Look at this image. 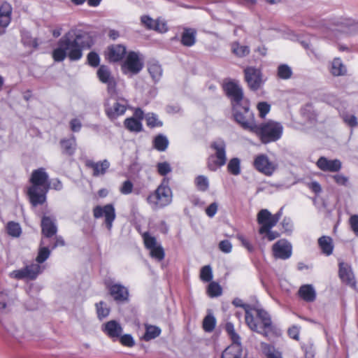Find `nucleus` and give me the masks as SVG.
Segmentation results:
<instances>
[{"mask_svg":"<svg viewBox=\"0 0 358 358\" xmlns=\"http://www.w3.org/2000/svg\"><path fill=\"white\" fill-rule=\"evenodd\" d=\"M94 40L90 32L81 29H71L57 43L52 56L55 62H63L66 57L70 61H78L83 57V51L90 49Z\"/></svg>","mask_w":358,"mask_h":358,"instance_id":"nucleus-1","label":"nucleus"},{"mask_svg":"<svg viewBox=\"0 0 358 358\" xmlns=\"http://www.w3.org/2000/svg\"><path fill=\"white\" fill-rule=\"evenodd\" d=\"M232 303L236 307L244 309L245 322L252 331L265 336L267 335L271 329L272 322L266 311L244 303L243 300L239 298L234 299Z\"/></svg>","mask_w":358,"mask_h":358,"instance_id":"nucleus-2","label":"nucleus"},{"mask_svg":"<svg viewBox=\"0 0 358 358\" xmlns=\"http://www.w3.org/2000/svg\"><path fill=\"white\" fill-rule=\"evenodd\" d=\"M48 175L45 169L33 171L30 178L32 185L28 189V195L32 206L43 204L46 201V194L50 188Z\"/></svg>","mask_w":358,"mask_h":358,"instance_id":"nucleus-3","label":"nucleus"},{"mask_svg":"<svg viewBox=\"0 0 358 358\" xmlns=\"http://www.w3.org/2000/svg\"><path fill=\"white\" fill-rule=\"evenodd\" d=\"M173 193L169 187V178L164 177L157 189L150 192L146 201L153 210H157L171 203Z\"/></svg>","mask_w":358,"mask_h":358,"instance_id":"nucleus-4","label":"nucleus"},{"mask_svg":"<svg viewBox=\"0 0 358 358\" xmlns=\"http://www.w3.org/2000/svg\"><path fill=\"white\" fill-rule=\"evenodd\" d=\"M252 133L259 137L262 143L268 144L275 142L282 137L283 127L281 123L270 120L257 124Z\"/></svg>","mask_w":358,"mask_h":358,"instance_id":"nucleus-5","label":"nucleus"},{"mask_svg":"<svg viewBox=\"0 0 358 358\" xmlns=\"http://www.w3.org/2000/svg\"><path fill=\"white\" fill-rule=\"evenodd\" d=\"M109 95L104 102V111L106 116L113 121L125 113L129 103L126 99L119 96L116 91Z\"/></svg>","mask_w":358,"mask_h":358,"instance_id":"nucleus-6","label":"nucleus"},{"mask_svg":"<svg viewBox=\"0 0 358 358\" xmlns=\"http://www.w3.org/2000/svg\"><path fill=\"white\" fill-rule=\"evenodd\" d=\"M226 143L222 138L211 143L210 148L215 151V155H210L208 159V167L210 171H215L226 164Z\"/></svg>","mask_w":358,"mask_h":358,"instance_id":"nucleus-7","label":"nucleus"},{"mask_svg":"<svg viewBox=\"0 0 358 358\" xmlns=\"http://www.w3.org/2000/svg\"><path fill=\"white\" fill-rule=\"evenodd\" d=\"M233 110L236 122H238L243 129L252 133L257 126V123L254 113L250 110L248 105H234Z\"/></svg>","mask_w":358,"mask_h":358,"instance_id":"nucleus-8","label":"nucleus"},{"mask_svg":"<svg viewBox=\"0 0 358 358\" xmlns=\"http://www.w3.org/2000/svg\"><path fill=\"white\" fill-rule=\"evenodd\" d=\"M144 66L143 58L139 52L130 51L127 53L124 61L122 64L121 71L129 78L137 75Z\"/></svg>","mask_w":358,"mask_h":358,"instance_id":"nucleus-9","label":"nucleus"},{"mask_svg":"<svg viewBox=\"0 0 358 358\" xmlns=\"http://www.w3.org/2000/svg\"><path fill=\"white\" fill-rule=\"evenodd\" d=\"M282 216V208L275 214H271L267 209H262L257 214V221L260 225L259 233L264 235L266 231L276 225Z\"/></svg>","mask_w":358,"mask_h":358,"instance_id":"nucleus-10","label":"nucleus"},{"mask_svg":"<svg viewBox=\"0 0 358 358\" xmlns=\"http://www.w3.org/2000/svg\"><path fill=\"white\" fill-rule=\"evenodd\" d=\"M93 215L96 219L103 217L107 229L111 231L113 223L116 217L115 209L113 204L109 203L103 206H96L93 209Z\"/></svg>","mask_w":358,"mask_h":358,"instance_id":"nucleus-11","label":"nucleus"},{"mask_svg":"<svg viewBox=\"0 0 358 358\" xmlns=\"http://www.w3.org/2000/svg\"><path fill=\"white\" fill-rule=\"evenodd\" d=\"M245 80L249 88L253 91L259 90L264 84L262 71L254 66H248L244 69Z\"/></svg>","mask_w":358,"mask_h":358,"instance_id":"nucleus-12","label":"nucleus"},{"mask_svg":"<svg viewBox=\"0 0 358 358\" xmlns=\"http://www.w3.org/2000/svg\"><path fill=\"white\" fill-rule=\"evenodd\" d=\"M227 96L230 99L233 107L241 104L243 98V92L241 86L236 81H229L224 86Z\"/></svg>","mask_w":358,"mask_h":358,"instance_id":"nucleus-13","label":"nucleus"},{"mask_svg":"<svg viewBox=\"0 0 358 358\" xmlns=\"http://www.w3.org/2000/svg\"><path fill=\"white\" fill-rule=\"evenodd\" d=\"M254 167L260 173H264L266 176H271L275 169V164L268 159V157L266 155H259L254 160Z\"/></svg>","mask_w":358,"mask_h":358,"instance_id":"nucleus-14","label":"nucleus"},{"mask_svg":"<svg viewBox=\"0 0 358 358\" xmlns=\"http://www.w3.org/2000/svg\"><path fill=\"white\" fill-rule=\"evenodd\" d=\"M273 254L275 258L280 259H287L292 254V244L285 239L278 241L273 245Z\"/></svg>","mask_w":358,"mask_h":358,"instance_id":"nucleus-15","label":"nucleus"},{"mask_svg":"<svg viewBox=\"0 0 358 358\" xmlns=\"http://www.w3.org/2000/svg\"><path fill=\"white\" fill-rule=\"evenodd\" d=\"M99 80L107 85V91L108 94L114 93L116 90V81L111 75L109 68L105 65H101L96 72Z\"/></svg>","mask_w":358,"mask_h":358,"instance_id":"nucleus-16","label":"nucleus"},{"mask_svg":"<svg viewBox=\"0 0 358 358\" xmlns=\"http://www.w3.org/2000/svg\"><path fill=\"white\" fill-rule=\"evenodd\" d=\"M110 294L117 303H124L129 300V291L127 287L119 283L108 286Z\"/></svg>","mask_w":358,"mask_h":358,"instance_id":"nucleus-17","label":"nucleus"},{"mask_svg":"<svg viewBox=\"0 0 358 358\" xmlns=\"http://www.w3.org/2000/svg\"><path fill=\"white\" fill-rule=\"evenodd\" d=\"M317 166L323 171L338 172L342 167L339 159H328L325 157H320L317 163Z\"/></svg>","mask_w":358,"mask_h":358,"instance_id":"nucleus-18","label":"nucleus"},{"mask_svg":"<svg viewBox=\"0 0 358 358\" xmlns=\"http://www.w3.org/2000/svg\"><path fill=\"white\" fill-rule=\"evenodd\" d=\"M42 234L47 238H51L57 232L56 219L52 216L44 215L41 220Z\"/></svg>","mask_w":358,"mask_h":358,"instance_id":"nucleus-19","label":"nucleus"},{"mask_svg":"<svg viewBox=\"0 0 358 358\" xmlns=\"http://www.w3.org/2000/svg\"><path fill=\"white\" fill-rule=\"evenodd\" d=\"M102 331L113 341L120 338L123 329L120 324L115 320H110L102 325Z\"/></svg>","mask_w":358,"mask_h":358,"instance_id":"nucleus-20","label":"nucleus"},{"mask_svg":"<svg viewBox=\"0 0 358 358\" xmlns=\"http://www.w3.org/2000/svg\"><path fill=\"white\" fill-rule=\"evenodd\" d=\"M338 273L339 277L343 282L353 287L355 286L356 280L350 265L344 262L339 263Z\"/></svg>","mask_w":358,"mask_h":358,"instance_id":"nucleus-21","label":"nucleus"},{"mask_svg":"<svg viewBox=\"0 0 358 358\" xmlns=\"http://www.w3.org/2000/svg\"><path fill=\"white\" fill-rule=\"evenodd\" d=\"M127 53L126 47L122 45H113L108 48L107 59L111 62L122 61Z\"/></svg>","mask_w":358,"mask_h":358,"instance_id":"nucleus-22","label":"nucleus"},{"mask_svg":"<svg viewBox=\"0 0 358 358\" xmlns=\"http://www.w3.org/2000/svg\"><path fill=\"white\" fill-rule=\"evenodd\" d=\"M298 295L304 301L310 303L316 299L317 293L313 285L306 284L299 287Z\"/></svg>","mask_w":358,"mask_h":358,"instance_id":"nucleus-23","label":"nucleus"},{"mask_svg":"<svg viewBox=\"0 0 358 358\" xmlns=\"http://www.w3.org/2000/svg\"><path fill=\"white\" fill-rule=\"evenodd\" d=\"M12 6L8 2H3L0 6V27L6 28L11 20Z\"/></svg>","mask_w":358,"mask_h":358,"instance_id":"nucleus-24","label":"nucleus"},{"mask_svg":"<svg viewBox=\"0 0 358 358\" xmlns=\"http://www.w3.org/2000/svg\"><path fill=\"white\" fill-rule=\"evenodd\" d=\"M86 165L93 169V176L97 177L105 174L110 166V163L107 159L98 162L89 160L87 162Z\"/></svg>","mask_w":358,"mask_h":358,"instance_id":"nucleus-25","label":"nucleus"},{"mask_svg":"<svg viewBox=\"0 0 358 358\" xmlns=\"http://www.w3.org/2000/svg\"><path fill=\"white\" fill-rule=\"evenodd\" d=\"M196 31L193 28H185L181 36V43L184 46L191 47L196 43Z\"/></svg>","mask_w":358,"mask_h":358,"instance_id":"nucleus-26","label":"nucleus"},{"mask_svg":"<svg viewBox=\"0 0 358 358\" xmlns=\"http://www.w3.org/2000/svg\"><path fill=\"white\" fill-rule=\"evenodd\" d=\"M148 71L153 82L157 83L160 80L163 70L161 65L155 61H150L148 64Z\"/></svg>","mask_w":358,"mask_h":358,"instance_id":"nucleus-27","label":"nucleus"},{"mask_svg":"<svg viewBox=\"0 0 358 358\" xmlns=\"http://www.w3.org/2000/svg\"><path fill=\"white\" fill-rule=\"evenodd\" d=\"M221 358H243L242 345H230L222 353Z\"/></svg>","mask_w":358,"mask_h":358,"instance_id":"nucleus-28","label":"nucleus"},{"mask_svg":"<svg viewBox=\"0 0 358 358\" xmlns=\"http://www.w3.org/2000/svg\"><path fill=\"white\" fill-rule=\"evenodd\" d=\"M318 245L322 252L329 256L333 253L334 244L332 238L330 236H322L318 239Z\"/></svg>","mask_w":358,"mask_h":358,"instance_id":"nucleus-29","label":"nucleus"},{"mask_svg":"<svg viewBox=\"0 0 358 358\" xmlns=\"http://www.w3.org/2000/svg\"><path fill=\"white\" fill-rule=\"evenodd\" d=\"M63 153L68 155H73L76 150V141L74 136L69 139H62L60 141Z\"/></svg>","mask_w":358,"mask_h":358,"instance_id":"nucleus-30","label":"nucleus"},{"mask_svg":"<svg viewBox=\"0 0 358 358\" xmlns=\"http://www.w3.org/2000/svg\"><path fill=\"white\" fill-rule=\"evenodd\" d=\"M231 52L238 57H244L250 52L249 46L242 45L239 42H234L231 45Z\"/></svg>","mask_w":358,"mask_h":358,"instance_id":"nucleus-31","label":"nucleus"},{"mask_svg":"<svg viewBox=\"0 0 358 358\" xmlns=\"http://www.w3.org/2000/svg\"><path fill=\"white\" fill-rule=\"evenodd\" d=\"M124 125L129 131L138 133L143 130L141 122L134 117H128L125 119Z\"/></svg>","mask_w":358,"mask_h":358,"instance_id":"nucleus-32","label":"nucleus"},{"mask_svg":"<svg viewBox=\"0 0 358 358\" xmlns=\"http://www.w3.org/2000/svg\"><path fill=\"white\" fill-rule=\"evenodd\" d=\"M347 70L340 58H335L331 63V73L334 76H343Z\"/></svg>","mask_w":358,"mask_h":358,"instance_id":"nucleus-33","label":"nucleus"},{"mask_svg":"<svg viewBox=\"0 0 358 358\" xmlns=\"http://www.w3.org/2000/svg\"><path fill=\"white\" fill-rule=\"evenodd\" d=\"M161 329L154 325H145V332L143 336V338L145 341H149L158 337L161 334Z\"/></svg>","mask_w":358,"mask_h":358,"instance_id":"nucleus-34","label":"nucleus"},{"mask_svg":"<svg viewBox=\"0 0 358 358\" xmlns=\"http://www.w3.org/2000/svg\"><path fill=\"white\" fill-rule=\"evenodd\" d=\"M169 145L168 138L162 135H157L153 140V146L158 151H165Z\"/></svg>","mask_w":358,"mask_h":358,"instance_id":"nucleus-35","label":"nucleus"},{"mask_svg":"<svg viewBox=\"0 0 358 358\" xmlns=\"http://www.w3.org/2000/svg\"><path fill=\"white\" fill-rule=\"evenodd\" d=\"M24 268L29 280H35L38 274L43 271V268L38 264H31L24 266Z\"/></svg>","mask_w":358,"mask_h":358,"instance_id":"nucleus-36","label":"nucleus"},{"mask_svg":"<svg viewBox=\"0 0 358 358\" xmlns=\"http://www.w3.org/2000/svg\"><path fill=\"white\" fill-rule=\"evenodd\" d=\"M262 350L267 358H282V353L269 344H264Z\"/></svg>","mask_w":358,"mask_h":358,"instance_id":"nucleus-37","label":"nucleus"},{"mask_svg":"<svg viewBox=\"0 0 358 358\" xmlns=\"http://www.w3.org/2000/svg\"><path fill=\"white\" fill-rule=\"evenodd\" d=\"M227 171L234 176H238L241 173V160L234 157L229 160L227 164Z\"/></svg>","mask_w":358,"mask_h":358,"instance_id":"nucleus-38","label":"nucleus"},{"mask_svg":"<svg viewBox=\"0 0 358 358\" xmlns=\"http://www.w3.org/2000/svg\"><path fill=\"white\" fill-rule=\"evenodd\" d=\"M292 70L287 64H283L278 66L277 69V75L279 78L282 80H288L292 76Z\"/></svg>","mask_w":358,"mask_h":358,"instance_id":"nucleus-39","label":"nucleus"},{"mask_svg":"<svg viewBox=\"0 0 358 358\" xmlns=\"http://www.w3.org/2000/svg\"><path fill=\"white\" fill-rule=\"evenodd\" d=\"M216 325L215 317L213 315H206L203 321V329L206 332H212Z\"/></svg>","mask_w":358,"mask_h":358,"instance_id":"nucleus-40","label":"nucleus"},{"mask_svg":"<svg viewBox=\"0 0 358 358\" xmlns=\"http://www.w3.org/2000/svg\"><path fill=\"white\" fill-rule=\"evenodd\" d=\"M50 253L51 250L48 247L41 245L36 258L38 264L45 262L49 258Z\"/></svg>","mask_w":358,"mask_h":358,"instance_id":"nucleus-41","label":"nucleus"},{"mask_svg":"<svg viewBox=\"0 0 358 358\" xmlns=\"http://www.w3.org/2000/svg\"><path fill=\"white\" fill-rule=\"evenodd\" d=\"M22 42L24 45L28 47L37 48L38 46V39L36 38H32L27 31L22 32Z\"/></svg>","mask_w":358,"mask_h":358,"instance_id":"nucleus-42","label":"nucleus"},{"mask_svg":"<svg viewBox=\"0 0 358 358\" xmlns=\"http://www.w3.org/2000/svg\"><path fill=\"white\" fill-rule=\"evenodd\" d=\"M222 287L217 282H210L207 288V293L210 297H217L222 294Z\"/></svg>","mask_w":358,"mask_h":358,"instance_id":"nucleus-43","label":"nucleus"},{"mask_svg":"<svg viewBox=\"0 0 358 358\" xmlns=\"http://www.w3.org/2000/svg\"><path fill=\"white\" fill-rule=\"evenodd\" d=\"M6 229L8 234L13 237H19L22 233L20 225L12 221L7 224Z\"/></svg>","mask_w":358,"mask_h":358,"instance_id":"nucleus-44","label":"nucleus"},{"mask_svg":"<svg viewBox=\"0 0 358 358\" xmlns=\"http://www.w3.org/2000/svg\"><path fill=\"white\" fill-rule=\"evenodd\" d=\"M195 185L200 191L205 192L209 187L208 179L206 176L201 175L195 178Z\"/></svg>","mask_w":358,"mask_h":358,"instance_id":"nucleus-45","label":"nucleus"},{"mask_svg":"<svg viewBox=\"0 0 358 358\" xmlns=\"http://www.w3.org/2000/svg\"><path fill=\"white\" fill-rule=\"evenodd\" d=\"M96 308L97 316L100 320L106 317L109 315L110 309L103 301L96 303Z\"/></svg>","mask_w":358,"mask_h":358,"instance_id":"nucleus-46","label":"nucleus"},{"mask_svg":"<svg viewBox=\"0 0 358 358\" xmlns=\"http://www.w3.org/2000/svg\"><path fill=\"white\" fill-rule=\"evenodd\" d=\"M142 238L143 240L145 247L148 250H150L158 245L157 244L156 238L155 236H151L149 232H144L143 234H142Z\"/></svg>","mask_w":358,"mask_h":358,"instance_id":"nucleus-47","label":"nucleus"},{"mask_svg":"<svg viewBox=\"0 0 358 358\" xmlns=\"http://www.w3.org/2000/svg\"><path fill=\"white\" fill-rule=\"evenodd\" d=\"M150 256L156 260L160 262L164 259L165 252L164 248L160 245H157L149 250Z\"/></svg>","mask_w":358,"mask_h":358,"instance_id":"nucleus-48","label":"nucleus"},{"mask_svg":"<svg viewBox=\"0 0 358 358\" xmlns=\"http://www.w3.org/2000/svg\"><path fill=\"white\" fill-rule=\"evenodd\" d=\"M147 125L150 128L159 127L162 126V122L159 120L158 117L155 113H148L146 115Z\"/></svg>","mask_w":358,"mask_h":358,"instance_id":"nucleus-49","label":"nucleus"},{"mask_svg":"<svg viewBox=\"0 0 358 358\" xmlns=\"http://www.w3.org/2000/svg\"><path fill=\"white\" fill-rule=\"evenodd\" d=\"M200 278L203 282H210L213 279V271L210 265L204 266L200 272Z\"/></svg>","mask_w":358,"mask_h":358,"instance_id":"nucleus-50","label":"nucleus"},{"mask_svg":"<svg viewBox=\"0 0 358 358\" xmlns=\"http://www.w3.org/2000/svg\"><path fill=\"white\" fill-rule=\"evenodd\" d=\"M236 238L241 242L242 246L244 247L249 252H254L255 246L249 238L243 234H237Z\"/></svg>","mask_w":358,"mask_h":358,"instance_id":"nucleus-51","label":"nucleus"},{"mask_svg":"<svg viewBox=\"0 0 358 358\" xmlns=\"http://www.w3.org/2000/svg\"><path fill=\"white\" fill-rule=\"evenodd\" d=\"M257 109L259 117L264 118L271 110V105L266 101H261L257 103Z\"/></svg>","mask_w":358,"mask_h":358,"instance_id":"nucleus-52","label":"nucleus"},{"mask_svg":"<svg viewBox=\"0 0 358 358\" xmlns=\"http://www.w3.org/2000/svg\"><path fill=\"white\" fill-rule=\"evenodd\" d=\"M157 169L158 173L163 176H166L172 170L170 164L166 162L158 163L157 164Z\"/></svg>","mask_w":358,"mask_h":358,"instance_id":"nucleus-53","label":"nucleus"},{"mask_svg":"<svg viewBox=\"0 0 358 358\" xmlns=\"http://www.w3.org/2000/svg\"><path fill=\"white\" fill-rule=\"evenodd\" d=\"M87 62L92 67H96L99 65L100 57L99 55L94 52H90L87 55Z\"/></svg>","mask_w":358,"mask_h":358,"instance_id":"nucleus-54","label":"nucleus"},{"mask_svg":"<svg viewBox=\"0 0 358 358\" xmlns=\"http://www.w3.org/2000/svg\"><path fill=\"white\" fill-rule=\"evenodd\" d=\"M10 276L17 280L28 279V275L24 267L21 269L13 271L10 273Z\"/></svg>","mask_w":358,"mask_h":358,"instance_id":"nucleus-55","label":"nucleus"},{"mask_svg":"<svg viewBox=\"0 0 358 358\" xmlns=\"http://www.w3.org/2000/svg\"><path fill=\"white\" fill-rule=\"evenodd\" d=\"M155 20H153L149 15H142L141 17V24L149 30H152Z\"/></svg>","mask_w":358,"mask_h":358,"instance_id":"nucleus-56","label":"nucleus"},{"mask_svg":"<svg viewBox=\"0 0 358 358\" xmlns=\"http://www.w3.org/2000/svg\"><path fill=\"white\" fill-rule=\"evenodd\" d=\"M343 120L349 127H355L357 124V119L355 115L350 114H343Z\"/></svg>","mask_w":358,"mask_h":358,"instance_id":"nucleus-57","label":"nucleus"},{"mask_svg":"<svg viewBox=\"0 0 358 358\" xmlns=\"http://www.w3.org/2000/svg\"><path fill=\"white\" fill-rule=\"evenodd\" d=\"M118 339H120L122 345L127 347H133L135 344L134 338L131 334H124L123 336H120Z\"/></svg>","mask_w":358,"mask_h":358,"instance_id":"nucleus-58","label":"nucleus"},{"mask_svg":"<svg viewBox=\"0 0 358 358\" xmlns=\"http://www.w3.org/2000/svg\"><path fill=\"white\" fill-rule=\"evenodd\" d=\"M219 249L224 253H230L232 250V244L229 240L221 241L219 243Z\"/></svg>","mask_w":358,"mask_h":358,"instance_id":"nucleus-59","label":"nucleus"},{"mask_svg":"<svg viewBox=\"0 0 358 358\" xmlns=\"http://www.w3.org/2000/svg\"><path fill=\"white\" fill-rule=\"evenodd\" d=\"M133 187V183L130 180H125L120 187V192L125 195L129 194L132 192Z\"/></svg>","mask_w":358,"mask_h":358,"instance_id":"nucleus-60","label":"nucleus"},{"mask_svg":"<svg viewBox=\"0 0 358 358\" xmlns=\"http://www.w3.org/2000/svg\"><path fill=\"white\" fill-rule=\"evenodd\" d=\"M349 224L352 231L358 236V215H353L350 217Z\"/></svg>","mask_w":358,"mask_h":358,"instance_id":"nucleus-61","label":"nucleus"},{"mask_svg":"<svg viewBox=\"0 0 358 358\" xmlns=\"http://www.w3.org/2000/svg\"><path fill=\"white\" fill-rule=\"evenodd\" d=\"M152 30L159 32H165L167 31L166 24L159 19L155 20Z\"/></svg>","mask_w":358,"mask_h":358,"instance_id":"nucleus-62","label":"nucleus"},{"mask_svg":"<svg viewBox=\"0 0 358 358\" xmlns=\"http://www.w3.org/2000/svg\"><path fill=\"white\" fill-rule=\"evenodd\" d=\"M335 182L338 185L346 186L348 182V178L342 175V174H336L333 176Z\"/></svg>","mask_w":358,"mask_h":358,"instance_id":"nucleus-63","label":"nucleus"},{"mask_svg":"<svg viewBox=\"0 0 358 358\" xmlns=\"http://www.w3.org/2000/svg\"><path fill=\"white\" fill-rule=\"evenodd\" d=\"M217 204L216 202L212 203L206 209V213L209 217H213L215 216L217 211Z\"/></svg>","mask_w":358,"mask_h":358,"instance_id":"nucleus-64","label":"nucleus"}]
</instances>
